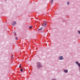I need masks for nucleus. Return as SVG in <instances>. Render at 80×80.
I'll return each instance as SVG.
<instances>
[{
	"label": "nucleus",
	"mask_w": 80,
	"mask_h": 80,
	"mask_svg": "<svg viewBox=\"0 0 80 80\" xmlns=\"http://www.w3.org/2000/svg\"><path fill=\"white\" fill-rule=\"evenodd\" d=\"M38 68H40V67H41V64H40V63H38Z\"/></svg>",
	"instance_id": "obj_1"
},
{
	"label": "nucleus",
	"mask_w": 80,
	"mask_h": 80,
	"mask_svg": "<svg viewBox=\"0 0 80 80\" xmlns=\"http://www.w3.org/2000/svg\"><path fill=\"white\" fill-rule=\"evenodd\" d=\"M15 24H16V22L14 21L13 22L12 24V25L13 26H14V25H15Z\"/></svg>",
	"instance_id": "obj_2"
},
{
	"label": "nucleus",
	"mask_w": 80,
	"mask_h": 80,
	"mask_svg": "<svg viewBox=\"0 0 80 80\" xmlns=\"http://www.w3.org/2000/svg\"><path fill=\"white\" fill-rule=\"evenodd\" d=\"M59 60H63V57L61 56L59 57Z\"/></svg>",
	"instance_id": "obj_3"
},
{
	"label": "nucleus",
	"mask_w": 80,
	"mask_h": 80,
	"mask_svg": "<svg viewBox=\"0 0 80 80\" xmlns=\"http://www.w3.org/2000/svg\"><path fill=\"white\" fill-rule=\"evenodd\" d=\"M76 64H77V65H78V66L80 67V63H78V62H76Z\"/></svg>",
	"instance_id": "obj_4"
},
{
	"label": "nucleus",
	"mask_w": 80,
	"mask_h": 80,
	"mask_svg": "<svg viewBox=\"0 0 80 80\" xmlns=\"http://www.w3.org/2000/svg\"><path fill=\"white\" fill-rule=\"evenodd\" d=\"M42 28H42V27H39L38 30H42Z\"/></svg>",
	"instance_id": "obj_5"
},
{
	"label": "nucleus",
	"mask_w": 80,
	"mask_h": 80,
	"mask_svg": "<svg viewBox=\"0 0 80 80\" xmlns=\"http://www.w3.org/2000/svg\"><path fill=\"white\" fill-rule=\"evenodd\" d=\"M42 26H47V24L46 23H44Z\"/></svg>",
	"instance_id": "obj_6"
},
{
	"label": "nucleus",
	"mask_w": 80,
	"mask_h": 80,
	"mask_svg": "<svg viewBox=\"0 0 80 80\" xmlns=\"http://www.w3.org/2000/svg\"><path fill=\"white\" fill-rule=\"evenodd\" d=\"M64 72L65 73H67L68 72V70H65L64 71Z\"/></svg>",
	"instance_id": "obj_7"
},
{
	"label": "nucleus",
	"mask_w": 80,
	"mask_h": 80,
	"mask_svg": "<svg viewBox=\"0 0 80 80\" xmlns=\"http://www.w3.org/2000/svg\"><path fill=\"white\" fill-rule=\"evenodd\" d=\"M20 70H21V72H22V71H23V69H21Z\"/></svg>",
	"instance_id": "obj_8"
},
{
	"label": "nucleus",
	"mask_w": 80,
	"mask_h": 80,
	"mask_svg": "<svg viewBox=\"0 0 80 80\" xmlns=\"http://www.w3.org/2000/svg\"><path fill=\"white\" fill-rule=\"evenodd\" d=\"M53 0H52V1H51V4H52V3H53Z\"/></svg>",
	"instance_id": "obj_9"
},
{
	"label": "nucleus",
	"mask_w": 80,
	"mask_h": 80,
	"mask_svg": "<svg viewBox=\"0 0 80 80\" xmlns=\"http://www.w3.org/2000/svg\"><path fill=\"white\" fill-rule=\"evenodd\" d=\"M32 28V26L29 27V28H30V29H31V28Z\"/></svg>",
	"instance_id": "obj_10"
},
{
	"label": "nucleus",
	"mask_w": 80,
	"mask_h": 80,
	"mask_svg": "<svg viewBox=\"0 0 80 80\" xmlns=\"http://www.w3.org/2000/svg\"><path fill=\"white\" fill-rule=\"evenodd\" d=\"M78 33H79V34H80V31H78Z\"/></svg>",
	"instance_id": "obj_11"
},
{
	"label": "nucleus",
	"mask_w": 80,
	"mask_h": 80,
	"mask_svg": "<svg viewBox=\"0 0 80 80\" xmlns=\"http://www.w3.org/2000/svg\"><path fill=\"white\" fill-rule=\"evenodd\" d=\"M67 4V5H69V2H68Z\"/></svg>",
	"instance_id": "obj_12"
},
{
	"label": "nucleus",
	"mask_w": 80,
	"mask_h": 80,
	"mask_svg": "<svg viewBox=\"0 0 80 80\" xmlns=\"http://www.w3.org/2000/svg\"><path fill=\"white\" fill-rule=\"evenodd\" d=\"M19 67H20V68H22V67H21V66H19Z\"/></svg>",
	"instance_id": "obj_13"
},
{
	"label": "nucleus",
	"mask_w": 80,
	"mask_h": 80,
	"mask_svg": "<svg viewBox=\"0 0 80 80\" xmlns=\"http://www.w3.org/2000/svg\"><path fill=\"white\" fill-rule=\"evenodd\" d=\"M46 21H44V23H46Z\"/></svg>",
	"instance_id": "obj_14"
},
{
	"label": "nucleus",
	"mask_w": 80,
	"mask_h": 80,
	"mask_svg": "<svg viewBox=\"0 0 80 80\" xmlns=\"http://www.w3.org/2000/svg\"><path fill=\"white\" fill-rule=\"evenodd\" d=\"M18 38L16 37V40H18Z\"/></svg>",
	"instance_id": "obj_15"
},
{
	"label": "nucleus",
	"mask_w": 80,
	"mask_h": 80,
	"mask_svg": "<svg viewBox=\"0 0 80 80\" xmlns=\"http://www.w3.org/2000/svg\"><path fill=\"white\" fill-rule=\"evenodd\" d=\"M21 65H22V64H20V66H21Z\"/></svg>",
	"instance_id": "obj_16"
}]
</instances>
